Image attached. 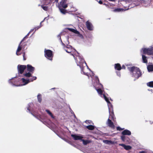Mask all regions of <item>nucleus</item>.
<instances>
[{
  "mask_svg": "<svg viewBox=\"0 0 153 153\" xmlns=\"http://www.w3.org/2000/svg\"><path fill=\"white\" fill-rule=\"evenodd\" d=\"M36 79V77H33L32 78L27 79L24 78L21 79H18L16 77L12 78L8 80L9 83L13 86H22L26 85L29 82H33Z\"/></svg>",
  "mask_w": 153,
  "mask_h": 153,
  "instance_id": "f257e3e1",
  "label": "nucleus"
},
{
  "mask_svg": "<svg viewBox=\"0 0 153 153\" xmlns=\"http://www.w3.org/2000/svg\"><path fill=\"white\" fill-rule=\"evenodd\" d=\"M71 55L73 56L77 65L80 68L81 73L87 75L89 77V76L88 74V71H90V70L88 68L86 63L82 56H80L78 53L75 57L73 54H71Z\"/></svg>",
  "mask_w": 153,
  "mask_h": 153,
  "instance_id": "f03ea898",
  "label": "nucleus"
},
{
  "mask_svg": "<svg viewBox=\"0 0 153 153\" xmlns=\"http://www.w3.org/2000/svg\"><path fill=\"white\" fill-rule=\"evenodd\" d=\"M92 80L93 86L100 96L102 97H103L104 99L106 98L107 97L103 93V91L102 90L103 88V86L99 83V80L98 77L95 76L94 79H92Z\"/></svg>",
  "mask_w": 153,
  "mask_h": 153,
  "instance_id": "7ed1b4c3",
  "label": "nucleus"
},
{
  "mask_svg": "<svg viewBox=\"0 0 153 153\" xmlns=\"http://www.w3.org/2000/svg\"><path fill=\"white\" fill-rule=\"evenodd\" d=\"M128 68L130 71L131 74L132 75V76L135 78L134 80L138 79L142 75L140 70L138 68L133 66L128 67Z\"/></svg>",
  "mask_w": 153,
  "mask_h": 153,
  "instance_id": "20e7f679",
  "label": "nucleus"
},
{
  "mask_svg": "<svg viewBox=\"0 0 153 153\" xmlns=\"http://www.w3.org/2000/svg\"><path fill=\"white\" fill-rule=\"evenodd\" d=\"M27 69L28 72H26L24 74V76L25 78L29 79L32 78L33 77H36L32 76V74L33 73L35 70V68L34 67L30 65H27Z\"/></svg>",
  "mask_w": 153,
  "mask_h": 153,
  "instance_id": "39448f33",
  "label": "nucleus"
},
{
  "mask_svg": "<svg viewBox=\"0 0 153 153\" xmlns=\"http://www.w3.org/2000/svg\"><path fill=\"white\" fill-rule=\"evenodd\" d=\"M33 106V104L32 103H30L28 105L27 107V112L30 113L32 115L34 116L35 117L41 121L42 120L41 116L40 114L37 115L35 114L32 111V107Z\"/></svg>",
  "mask_w": 153,
  "mask_h": 153,
  "instance_id": "423d86ee",
  "label": "nucleus"
},
{
  "mask_svg": "<svg viewBox=\"0 0 153 153\" xmlns=\"http://www.w3.org/2000/svg\"><path fill=\"white\" fill-rule=\"evenodd\" d=\"M141 51H142L144 54L149 55H153V46H149L147 48H143L141 49ZM152 58H153V57Z\"/></svg>",
  "mask_w": 153,
  "mask_h": 153,
  "instance_id": "0eeeda50",
  "label": "nucleus"
},
{
  "mask_svg": "<svg viewBox=\"0 0 153 153\" xmlns=\"http://www.w3.org/2000/svg\"><path fill=\"white\" fill-rule=\"evenodd\" d=\"M126 3H131V4L128 6L127 9H130L135 6L139 5L138 3H136V0H124Z\"/></svg>",
  "mask_w": 153,
  "mask_h": 153,
  "instance_id": "6e6552de",
  "label": "nucleus"
},
{
  "mask_svg": "<svg viewBox=\"0 0 153 153\" xmlns=\"http://www.w3.org/2000/svg\"><path fill=\"white\" fill-rule=\"evenodd\" d=\"M45 56L46 57L50 60H52V58L53 57L52 52L50 50H45Z\"/></svg>",
  "mask_w": 153,
  "mask_h": 153,
  "instance_id": "1a4fd4ad",
  "label": "nucleus"
},
{
  "mask_svg": "<svg viewBox=\"0 0 153 153\" xmlns=\"http://www.w3.org/2000/svg\"><path fill=\"white\" fill-rule=\"evenodd\" d=\"M105 100L107 103L109 112V118H110V117H111L112 118L113 115L114 114L113 112L112 111L111 113L110 112L111 108L112 107V105L109 101L107 97L105 98Z\"/></svg>",
  "mask_w": 153,
  "mask_h": 153,
  "instance_id": "9d476101",
  "label": "nucleus"
},
{
  "mask_svg": "<svg viewBox=\"0 0 153 153\" xmlns=\"http://www.w3.org/2000/svg\"><path fill=\"white\" fill-rule=\"evenodd\" d=\"M18 72L19 74H22L23 73L24 70L26 68V66L25 65H19L17 67Z\"/></svg>",
  "mask_w": 153,
  "mask_h": 153,
  "instance_id": "9b49d317",
  "label": "nucleus"
},
{
  "mask_svg": "<svg viewBox=\"0 0 153 153\" xmlns=\"http://www.w3.org/2000/svg\"><path fill=\"white\" fill-rule=\"evenodd\" d=\"M67 1V0H62L60 3L59 7H62L64 8H66L68 6Z\"/></svg>",
  "mask_w": 153,
  "mask_h": 153,
  "instance_id": "f8f14e48",
  "label": "nucleus"
},
{
  "mask_svg": "<svg viewBox=\"0 0 153 153\" xmlns=\"http://www.w3.org/2000/svg\"><path fill=\"white\" fill-rule=\"evenodd\" d=\"M113 115H113V117L112 118L111 117H110V118L109 117L108 119V121L107 122V124L110 127L113 128H114V125L113 123V122L111 121V120L110 119V118L113 119Z\"/></svg>",
  "mask_w": 153,
  "mask_h": 153,
  "instance_id": "ddd939ff",
  "label": "nucleus"
},
{
  "mask_svg": "<svg viewBox=\"0 0 153 153\" xmlns=\"http://www.w3.org/2000/svg\"><path fill=\"white\" fill-rule=\"evenodd\" d=\"M86 25L87 29L89 30H93V27L92 24L88 21L86 22Z\"/></svg>",
  "mask_w": 153,
  "mask_h": 153,
  "instance_id": "4468645a",
  "label": "nucleus"
},
{
  "mask_svg": "<svg viewBox=\"0 0 153 153\" xmlns=\"http://www.w3.org/2000/svg\"><path fill=\"white\" fill-rule=\"evenodd\" d=\"M71 136L73 138L74 140H81L82 138H83V137L81 136L78 135L76 134H71Z\"/></svg>",
  "mask_w": 153,
  "mask_h": 153,
  "instance_id": "2eb2a0df",
  "label": "nucleus"
},
{
  "mask_svg": "<svg viewBox=\"0 0 153 153\" xmlns=\"http://www.w3.org/2000/svg\"><path fill=\"white\" fill-rule=\"evenodd\" d=\"M141 1V3L143 4V5L145 7H146L148 5L149 3V0H136V1Z\"/></svg>",
  "mask_w": 153,
  "mask_h": 153,
  "instance_id": "dca6fc26",
  "label": "nucleus"
},
{
  "mask_svg": "<svg viewBox=\"0 0 153 153\" xmlns=\"http://www.w3.org/2000/svg\"><path fill=\"white\" fill-rule=\"evenodd\" d=\"M122 134L123 135H130L131 134V133L130 131L125 129L122 132Z\"/></svg>",
  "mask_w": 153,
  "mask_h": 153,
  "instance_id": "f3484780",
  "label": "nucleus"
},
{
  "mask_svg": "<svg viewBox=\"0 0 153 153\" xmlns=\"http://www.w3.org/2000/svg\"><path fill=\"white\" fill-rule=\"evenodd\" d=\"M71 46H68L64 47V50L68 53H70L71 52Z\"/></svg>",
  "mask_w": 153,
  "mask_h": 153,
  "instance_id": "a211bd4d",
  "label": "nucleus"
},
{
  "mask_svg": "<svg viewBox=\"0 0 153 153\" xmlns=\"http://www.w3.org/2000/svg\"><path fill=\"white\" fill-rule=\"evenodd\" d=\"M114 68L115 70L120 71L121 70L122 68L119 63L115 64L114 65Z\"/></svg>",
  "mask_w": 153,
  "mask_h": 153,
  "instance_id": "6ab92c4d",
  "label": "nucleus"
},
{
  "mask_svg": "<svg viewBox=\"0 0 153 153\" xmlns=\"http://www.w3.org/2000/svg\"><path fill=\"white\" fill-rule=\"evenodd\" d=\"M22 45H21V44L19 43V46H18V48L17 50L16 53V55H17L18 56L20 54H19V53H18V52H19L20 51H21L22 50Z\"/></svg>",
  "mask_w": 153,
  "mask_h": 153,
  "instance_id": "aec40b11",
  "label": "nucleus"
},
{
  "mask_svg": "<svg viewBox=\"0 0 153 153\" xmlns=\"http://www.w3.org/2000/svg\"><path fill=\"white\" fill-rule=\"evenodd\" d=\"M37 98L38 102L40 103L42 101V95L41 94H39L37 96Z\"/></svg>",
  "mask_w": 153,
  "mask_h": 153,
  "instance_id": "412c9836",
  "label": "nucleus"
},
{
  "mask_svg": "<svg viewBox=\"0 0 153 153\" xmlns=\"http://www.w3.org/2000/svg\"><path fill=\"white\" fill-rule=\"evenodd\" d=\"M67 29L69 31H70L72 32H73L75 34L79 33V32L76 29H74L70 28H67Z\"/></svg>",
  "mask_w": 153,
  "mask_h": 153,
  "instance_id": "4be33fe9",
  "label": "nucleus"
},
{
  "mask_svg": "<svg viewBox=\"0 0 153 153\" xmlns=\"http://www.w3.org/2000/svg\"><path fill=\"white\" fill-rule=\"evenodd\" d=\"M103 142L104 143L108 145L114 144V142L112 141L111 140H104L103 141Z\"/></svg>",
  "mask_w": 153,
  "mask_h": 153,
  "instance_id": "5701e85b",
  "label": "nucleus"
},
{
  "mask_svg": "<svg viewBox=\"0 0 153 153\" xmlns=\"http://www.w3.org/2000/svg\"><path fill=\"white\" fill-rule=\"evenodd\" d=\"M142 58L143 62L144 63H147V57L144 55H142Z\"/></svg>",
  "mask_w": 153,
  "mask_h": 153,
  "instance_id": "b1692460",
  "label": "nucleus"
},
{
  "mask_svg": "<svg viewBox=\"0 0 153 153\" xmlns=\"http://www.w3.org/2000/svg\"><path fill=\"white\" fill-rule=\"evenodd\" d=\"M147 69L149 72L153 71V65H149L147 67Z\"/></svg>",
  "mask_w": 153,
  "mask_h": 153,
  "instance_id": "393cba45",
  "label": "nucleus"
},
{
  "mask_svg": "<svg viewBox=\"0 0 153 153\" xmlns=\"http://www.w3.org/2000/svg\"><path fill=\"white\" fill-rule=\"evenodd\" d=\"M138 153H153V152L149 150L146 149Z\"/></svg>",
  "mask_w": 153,
  "mask_h": 153,
  "instance_id": "a878e982",
  "label": "nucleus"
},
{
  "mask_svg": "<svg viewBox=\"0 0 153 153\" xmlns=\"http://www.w3.org/2000/svg\"><path fill=\"white\" fill-rule=\"evenodd\" d=\"M81 140L82 141L83 144L85 145L91 142V141L89 140H84L82 139Z\"/></svg>",
  "mask_w": 153,
  "mask_h": 153,
  "instance_id": "bb28decb",
  "label": "nucleus"
},
{
  "mask_svg": "<svg viewBox=\"0 0 153 153\" xmlns=\"http://www.w3.org/2000/svg\"><path fill=\"white\" fill-rule=\"evenodd\" d=\"M59 9L60 11V12L63 14H65L66 13V10L64 9L61 8L59 7Z\"/></svg>",
  "mask_w": 153,
  "mask_h": 153,
  "instance_id": "cd10ccee",
  "label": "nucleus"
},
{
  "mask_svg": "<svg viewBox=\"0 0 153 153\" xmlns=\"http://www.w3.org/2000/svg\"><path fill=\"white\" fill-rule=\"evenodd\" d=\"M45 111L52 118H54V117L52 113L49 110L46 109Z\"/></svg>",
  "mask_w": 153,
  "mask_h": 153,
  "instance_id": "c85d7f7f",
  "label": "nucleus"
},
{
  "mask_svg": "<svg viewBox=\"0 0 153 153\" xmlns=\"http://www.w3.org/2000/svg\"><path fill=\"white\" fill-rule=\"evenodd\" d=\"M86 128L88 129L91 130H93L94 128V126L91 125H90L88 126H86Z\"/></svg>",
  "mask_w": 153,
  "mask_h": 153,
  "instance_id": "c756f323",
  "label": "nucleus"
},
{
  "mask_svg": "<svg viewBox=\"0 0 153 153\" xmlns=\"http://www.w3.org/2000/svg\"><path fill=\"white\" fill-rule=\"evenodd\" d=\"M147 85L149 87L153 88V81H151L147 83Z\"/></svg>",
  "mask_w": 153,
  "mask_h": 153,
  "instance_id": "7c9ffc66",
  "label": "nucleus"
},
{
  "mask_svg": "<svg viewBox=\"0 0 153 153\" xmlns=\"http://www.w3.org/2000/svg\"><path fill=\"white\" fill-rule=\"evenodd\" d=\"M123 10H124L123 9H122L117 8L114 10V12H119Z\"/></svg>",
  "mask_w": 153,
  "mask_h": 153,
  "instance_id": "2f4dec72",
  "label": "nucleus"
},
{
  "mask_svg": "<svg viewBox=\"0 0 153 153\" xmlns=\"http://www.w3.org/2000/svg\"><path fill=\"white\" fill-rule=\"evenodd\" d=\"M124 148L126 150H128L131 149V147L130 146H126L125 145V147H124Z\"/></svg>",
  "mask_w": 153,
  "mask_h": 153,
  "instance_id": "473e14b6",
  "label": "nucleus"
},
{
  "mask_svg": "<svg viewBox=\"0 0 153 153\" xmlns=\"http://www.w3.org/2000/svg\"><path fill=\"white\" fill-rule=\"evenodd\" d=\"M42 8L45 10L47 11L48 9V7L47 6H44L43 5H41Z\"/></svg>",
  "mask_w": 153,
  "mask_h": 153,
  "instance_id": "72a5a7b5",
  "label": "nucleus"
},
{
  "mask_svg": "<svg viewBox=\"0 0 153 153\" xmlns=\"http://www.w3.org/2000/svg\"><path fill=\"white\" fill-rule=\"evenodd\" d=\"M42 27V25H40L39 26H38L36 27H35L34 28V29L35 30V31L36 30H38L40 28Z\"/></svg>",
  "mask_w": 153,
  "mask_h": 153,
  "instance_id": "f704fd0d",
  "label": "nucleus"
},
{
  "mask_svg": "<svg viewBox=\"0 0 153 153\" xmlns=\"http://www.w3.org/2000/svg\"><path fill=\"white\" fill-rule=\"evenodd\" d=\"M126 138V137L123 135L121 136V139L122 141H123L124 142L125 141Z\"/></svg>",
  "mask_w": 153,
  "mask_h": 153,
  "instance_id": "c9c22d12",
  "label": "nucleus"
},
{
  "mask_svg": "<svg viewBox=\"0 0 153 153\" xmlns=\"http://www.w3.org/2000/svg\"><path fill=\"white\" fill-rule=\"evenodd\" d=\"M117 130L121 131L123 130L124 129V128H122L119 126H118L117 127Z\"/></svg>",
  "mask_w": 153,
  "mask_h": 153,
  "instance_id": "e433bc0d",
  "label": "nucleus"
},
{
  "mask_svg": "<svg viewBox=\"0 0 153 153\" xmlns=\"http://www.w3.org/2000/svg\"><path fill=\"white\" fill-rule=\"evenodd\" d=\"M76 34H78V36L79 37H80V38H82V39H83V36L81 34H80L79 32V33H76Z\"/></svg>",
  "mask_w": 153,
  "mask_h": 153,
  "instance_id": "4c0bfd02",
  "label": "nucleus"
},
{
  "mask_svg": "<svg viewBox=\"0 0 153 153\" xmlns=\"http://www.w3.org/2000/svg\"><path fill=\"white\" fill-rule=\"evenodd\" d=\"M116 73H117V75L118 76H120V72H116Z\"/></svg>",
  "mask_w": 153,
  "mask_h": 153,
  "instance_id": "58836bf2",
  "label": "nucleus"
},
{
  "mask_svg": "<svg viewBox=\"0 0 153 153\" xmlns=\"http://www.w3.org/2000/svg\"><path fill=\"white\" fill-rule=\"evenodd\" d=\"M57 37L60 40V41H61V36H60V34L58 35L57 36Z\"/></svg>",
  "mask_w": 153,
  "mask_h": 153,
  "instance_id": "ea45409f",
  "label": "nucleus"
},
{
  "mask_svg": "<svg viewBox=\"0 0 153 153\" xmlns=\"http://www.w3.org/2000/svg\"><path fill=\"white\" fill-rule=\"evenodd\" d=\"M91 121V120H86L85 121V123H90Z\"/></svg>",
  "mask_w": 153,
  "mask_h": 153,
  "instance_id": "a19ab883",
  "label": "nucleus"
},
{
  "mask_svg": "<svg viewBox=\"0 0 153 153\" xmlns=\"http://www.w3.org/2000/svg\"><path fill=\"white\" fill-rule=\"evenodd\" d=\"M120 146H122L124 148V147H125V145L124 144H119Z\"/></svg>",
  "mask_w": 153,
  "mask_h": 153,
  "instance_id": "79ce46f5",
  "label": "nucleus"
},
{
  "mask_svg": "<svg viewBox=\"0 0 153 153\" xmlns=\"http://www.w3.org/2000/svg\"><path fill=\"white\" fill-rule=\"evenodd\" d=\"M138 3L139 5L140 4V3H141V1H136V3Z\"/></svg>",
  "mask_w": 153,
  "mask_h": 153,
  "instance_id": "37998d69",
  "label": "nucleus"
},
{
  "mask_svg": "<svg viewBox=\"0 0 153 153\" xmlns=\"http://www.w3.org/2000/svg\"><path fill=\"white\" fill-rule=\"evenodd\" d=\"M98 2L100 4H102V1L100 0L99 1H98Z\"/></svg>",
  "mask_w": 153,
  "mask_h": 153,
  "instance_id": "c03bdc74",
  "label": "nucleus"
},
{
  "mask_svg": "<svg viewBox=\"0 0 153 153\" xmlns=\"http://www.w3.org/2000/svg\"><path fill=\"white\" fill-rule=\"evenodd\" d=\"M121 68H122V69H125V66L124 65H122V67H121Z\"/></svg>",
  "mask_w": 153,
  "mask_h": 153,
  "instance_id": "a18cd8bd",
  "label": "nucleus"
},
{
  "mask_svg": "<svg viewBox=\"0 0 153 153\" xmlns=\"http://www.w3.org/2000/svg\"><path fill=\"white\" fill-rule=\"evenodd\" d=\"M34 29V28H33V29H31L30 30V31L29 32V33H31L32 32Z\"/></svg>",
  "mask_w": 153,
  "mask_h": 153,
  "instance_id": "49530a36",
  "label": "nucleus"
},
{
  "mask_svg": "<svg viewBox=\"0 0 153 153\" xmlns=\"http://www.w3.org/2000/svg\"><path fill=\"white\" fill-rule=\"evenodd\" d=\"M25 39H24V38H23V39L21 41V42H20V43L21 44V43H22V42H23V41H24Z\"/></svg>",
  "mask_w": 153,
  "mask_h": 153,
  "instance_id": "de8ad7c7",
  "label": "nucleus"
},
{
  "mask_svg": "<svg viewBox=\"0 0 153 153\" xmlns=\"http://www.w3.org/2000/svg\"><path fill=\"white\" fill-rule=\"evenodd\" d=\"M25 55V53H23V58H24V60H25V58H24V55Z\"/></svg>",
  "mask_w": 153,
  "mask_h": 153,
  "instance_id": "09e8293b",
  "label": "nucleus"
},
{
  "mask_svg": "<svg viewBox=\"0 0 153 153\" xmlns=\"http://www.w3.org/2000/svg\"><path fill=\"white\" fill-rule=\"evenodd\" d=\"M92 76H93L94 75L93 74V73L92 72ZM90 76L91 77L92 79H93V77H92V75L91 74H90Z\"/></svg>",
  "mask_w": 153,
  "mask_h": 153,
  "instance_id": "8fccbe9b",
  "label": "nucleus"
},
{
  "mask_svg": "<svg viewBox=\"0 0 153 153\" xmlns=\"http://www.w3.org/2000/svg\"><path fill=\"white\" fill-rule=\"evenodd\" d=\"M61 42V43H62V45H65L62 42V41L61 40V41H60Z\"/></svg>",
  "mask_w": 153,
  "mask_h": 153,
  "instance_id": "3c124183",
  "label": "nucleus"
},
{
  "mask_svg": "<svg viewBox=\"0 0 153 153\" xmlns=\"http://www.w3.org/2000/svg\"><path fill=\"white\" fill-rule=\"evenodd\" d=\"M46 18H45L44 19V20L42 21L41 22V23H42L45 20Z\"/></svg>",
  "mask_w": 153,
  "mask_h": 153,
  "instance_id": "603ef678",
  "label": "nucleus"
},
{
  "mask_svg": "<svg viewBox=\"0 0 153 153\" xmlns=\"http://www.w3.org/2000/svg\"><path fill=\"white\" fill-rule=\"evenodd\" d=\"M27 37L26 35L24 37V39H26L27 38Z\"/></svg>",
  "mask_w": 153,
  "mask_h": 153,
  "instance_id": "864d4df0",
  "label": "nucleus"
},
{
  "mask_svg": "<svg viewBox=\"0 0 153 153\" xmlns=\"http://www.w3.org/2000/svg\"><path fill=\"white\" fill-rule=\"evenodd\" d=\"M30 33H29V32L26 35V36L28 37V36L29 35V34H30Z\"/></svg>",
  "mask_w": 153,
  "mask_h": 153,
  "instance_id": "5fc2aeb1",
  "label": "nucleus"
},
{
  "mask_svg": "<svg viewBox=\"0 0 153 153\" xmlns=\"http://www.w3.org/2000/svg\"><path fill=\"white\" fill-rule=\"evenodd\" d=\"M58 0H55V1L56 2H58Z\"/></svg>",
  "mask_w": 153,
  "mask_h": 153,
  "instance_id": "6e6d98bb",
  "label": "nucleus"
},
{
  "mask_svg": "<svg viewBox=\"0 0 153 153\" xmlns=\"http://www.w3.org/2000/svg\"><path fill=\"white\" fill-rule=\"evenodd\" d=\"M74 117L75 118H76V116L74 114Z\"/></svg>",
  "mask_w": 153,
  "mask_h": 153,
  "instance_id": "4d7b16f0",
  "label": "nucleus"
},
{
  "mask_svg": "<svg viewBox=\"0 0 153 153\" xmlns=\"http://www.w3.org/2000/svg\"><path fill=\"white\" fill-rule=\"evenodd\" d=\"M42 23H41V22H40V25H41V24H42Z\"/></svg>",
  "mask_w": 153,
  "mask_h": 153,
  "instance_id": "13d9d810",
  "label": "nucleus"
},
{
  "mask_svg": "<svg viewBox=\"0 0 153 153\" xmlns=\"http://www.w3.org/2000/svg\"><path fill=\"white\" fill-rule=\"evenodd\" d=\"M150 91H152V90H150Z\"/></svg>",
  "mask_w": 153,
  "mask_h": 153,
  "instance_id": "bf43d9fd",
  "label": "nucleus"
}]
</instances>
